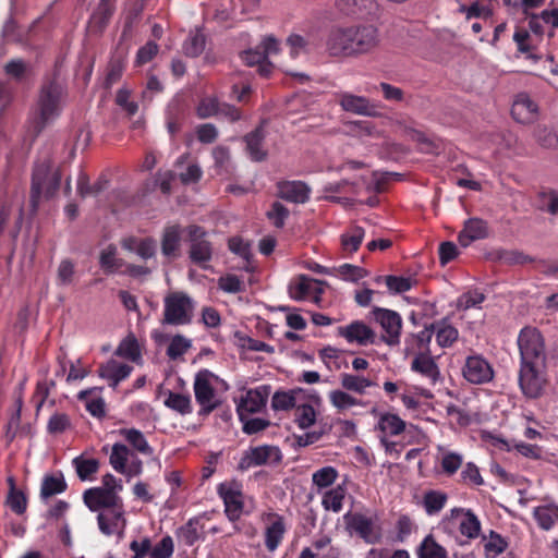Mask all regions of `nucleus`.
Returning <instances> with one entry per match:
<instances>
[{
    "mask_svg": "<svg viewBox=\"0 0 558 558\" xmlns=\"http://www.w3.org/2000/svg\"><path fill=\"white\" fill-rule=\"evenodd\" d=\"M433 328L436 341L441 348H449L458 340L459 331L447 318L435 322Z\"/></svg>",
    "mask_w": 558,
    "mask_h": 558,
    "instance_id": "38",
    "label": "nucleus"
},
{
    "mask_svg": "<svg viewBox=\"0 0 558 558\" xmlns=\"http://www.w3.org/2000/svg\"><path fill=\"white\" fill-rule=\"evenodd\" d=\"M417 558H447V550L432 535L421 542L416 550Z\"/></svg>",
    "mask_w": 558,
    "mask_h": 558,
    "instance_id": "46",
    "label": "nucleus"
},
{
    "mask_svg": "<svg viewBox=\"0 0 558 558\" xmlns=\"http://www.w3.org/2000/svg\"><path fill=\"white\" fill-rule=\"evenodd\" d=\"M311 187L303 181H280L277 183L278 197L294 204H304L310 199Z\"/></svg>",
    "mask_w": 558,
    "mask_h": 558,
    "instance_id": "23",
    "label": "nucleus"
},
{
    "mask_svg": "<svg viewBox=\"0 0 558 558\" xmlns=\"http://www.w3.org/2000/svg\"><path fill=\"white\" fill-rule=\"evenodd\" d=\"M195 302L185 292H171L163 299L162 324L184 326L191 324Z\"/></svg>",
    "mask_w": 558,
    "mask_h": 558,
    "instance_id": "5",
    "label": "nucleus"
},
{
    "mask_svg": "<svg viewBox=\"0 0 558 558\" xmlns=\"http://www.w3.org/2000/svg\"><path fill=\"white\" fill-rule=\"evenodd\" d=\"M274 521L266 527L265 531V546L269 551H275L282 542L286 526L283 518L278 514H270Z\"/></svg>",
    "mask_w": 558,
    "mask_h": 558,
    "instance_id": "37",
    "label": "nucleus"
},
{
    "mask_svg": "<svg viewBox=\"0 0 558 558\" xmlns=\"http://www.w3.org/2000/svg\"><path fill=\"white\" fill-rule=\"evenodd\" d=\"M341 386L347 391H353L359 395L365 393L366 389L372 387L374 383L363 376L343 373L340 376Z\"/></svg>",
    "mask_w": 558,
    "mask_h": 558,
    "instance_id": "49",
    "label": "nucleus"
},
{
    "mask_svg": "<svg viewBox=\"0 0 558 558\" xmlns=\"http://www.w3.org/2000/svg\"><path fill=\"white\" fill-rule=\"evenodd\" d=\"M97 388L85 389L78 392L77 399L85 403L87 412L94 417L101 418L106 415V404L101 397L90 398Z\"/></svg>",
    "mask_w": 558,
    "mask_h": 558,
    "instance_id": "42",
    "label": "nucleus"
},
{
    "mask_svg": "<svg viewBox=\"0 0 558 558\" xmlns=\"http://www.w3.org/2000/svg\"><path fill=\"white\" fill-rule=\"evenodd\" d=\"M338 477L339 472L335 466H323L312 474V489L319 495L323 492L332 488Z\"/></svg>",
    "mask_w": 558,
    "mask_h": 558,
    "instance_id": "33",
    "label": "nucleus"
},
{
    "mask_svg": "<svg viewBox=\"0 0 558 558\" xmlns=\"http://www.w3.org/2000/svg\"><path fill=\"white\" fill-rule=\"evenodd\" d=\"M97 523L99 531L105 536H114L118 542L123 539L128 526L124 505L98 512Z\"/></svg>",
    "mask_w": 558,
    "mask_h": 558,
    "instance_id": "9",
    "label": "nucleus"
},
{
    "mask_svg": "<svg viewBox=\"0 0 558 558\" xmlns=\"http://www.w3.org/2000/svg\"><path fill=\"white\" fill-rule=\"evenodd\" d=\"M484 547L487 557H496L506 550L508 543L500 534L490 531Z\"/></svg>",
    "mask_w": 558,
    "mask_h": 558,
    "instance_id": "60",
    "label": "nucleus"
},
{
    "mask_svg": "<svg viewBox=\"0 0 558 558\" xmlns=\"http://www.w3.org/2000/svg\"><path fill=\"white\" fill-rule=\"evenodd\" d=\"M205 49V36L199 33H192L183 44V50L186 56L197 57Z\"/></svg>",
    "mask_w": 558,
    "mask_h": 558,
    "instance_id": "59",
    "label": "nucleus"
},
{
    "mask_svg": "<svg viewBox=\"0 0 558 558\" xmlns=\"http://www.w3.org/2000/svg\"><path fill=\"white\" fill-rule=\"evenodd\" d=\"M120 435L124 440L137 452L151 456L154 453L153 447L148 444L145 435L136 428H121Z\"/></svg>",
    "mask_w": 558,
    "mask_h": 558,
    "instance_id": "39",
    "label": "nucleus"
},
{
    "mask_svg": "<svg viewBox=\"0 0 558 558\" xmlns=\"http://www.w3.org/2000/svg\"><path fill=\"white\" fill-rule=\"evenodd\" d=\"M485 301V295L477 290H470L461 294L457 299V308L468 311L470 308L480 307Z\"/></svg>",
    "mask_w": 558,
    "mask_h": 558,
    "instance_id": "57",
    "label": "nucleus"
},
{
    "mask_svg": "<svg viewBox=\"0 0 558 558\" xmlns=\"http://www.w3.org/2000/svg\"><path fill=\"white\" fill-rule=\"evenodd\" d=\"M61 173L49 157L35 163L32 174L31 207L35 213L41 197H52L59 190Z\"/></svg>",
    "mask_w": 558,
    "mask_h": 558,
    "instance_id": "3",
    "label": "nucleus"
},
{
    "mask_svg": "<svg viewBox=\"0 0 558 558\" xmlns=\"http://www.w3.org/2000/svg\"><path fill=\"white\" fill-rule=\"evenodd\" d=\"M336 7L343 14L357 17H369L378 11L376 0H336Z\"/></svg>",
    "mask_w": 558,
    "mask_h": 558,
    "instance_id": "25",
    "label": "nucleus"
},
{
    "mask_svg": "<svg viewBox=\"0 0 558 558\" xmlns=\"http://www.w3.org/2000/svg\"><path fill=\"white\" fill-rule=\"evenodd\" d=\"M291 58L295 59L301 54L310 52V43L301 35L291 34L287 38Z\"/></svg>",
    "mask_w": 558,
    "mask_h": 558,
    "instance_id": "63",
    "label": "nucleus"
},
{
    "mask_svg": "<svg viewBox=\"0 0 558 558\" xmlns=\"http://www.w3.org/2000/svg\"><path fill=\"white\" fill-rule=\"evenodd\" d=\"M533 518L543 531H550L558 526V505L548 502L533 508Z\"/></svg>",
    "mask_w": 558,
    "mask_h": 558,
    "instance_id": "30",
    "label": "nucleus"
},
{
    "mask_svg": "<svg viewBox=\"0 0 558 558\" xmlns=\"http://www.w3.org/2000/svg\"><path fill=\"white\" fill-rule=\"evenodd\" d=\"M374 319L383 328V340L389 345H397L400 342L402 318L399 313L381 307H374L372 311Z\"/></svg>",
    "mask_w": 558,
    "mask_h": 558,
    "instance_id": "14",
    "label": "nucleus"
},
{
    "mask_svg": "<svg viewBox=\"0 0 558 558\" xmlns=\"http://www.w3.org/2000/svg\"><path fill=\"white\" fill-rule=\"evenodd\" d=\"M132 371L133 367L129 364L110 360L99 367L98 374L101 378L109 380L110 386L117 387L120 381L130 376Z\"/></svg>",
    "mask_w": 558,
    "mask_h": 558,
    "instance_id": "29",
    "label": "nucleus"
},
{
    "mask_svg": "<svg viewBox=\"0 0 558 558\" xmlns=\"http://www.w3.org/2000/svg\"><path fill=\"white\" fill-rule=\"evenodd\" d=\"M448 496L440 490H428L423 496V507L428 515L439 513L446 506Z\"/></svg>",
    "mask_w": 558,
    "mask_h": 558,
    "instance_id": "45",
    "label": "nucleus"
},
{
    "mask_svg": "<svg viewBox=\"0 0 558 558\" xmlns=\"http://www.w3.org/2000/svg\"><path fill=\"white\" fill-rule=\"evenodd\" d=\"M229 385L226 380L208 369H201L196 373L193 390L197 404L199 405V414L208 415L218 409L225 399Z\"/></svg>",
    "mask_w": 558,
    "mask_h": 558,
    "instance_id": "2",
    "label": "nucleus"
},
{
    "mask_svg": "<svg viewBox=\"0 0 558 558\" xmlns=\"http://www.w3.org/2000/svg\"><path fill=\"white\" fill-rule=\"evenodd\" d=\"M462 375L470 384L483 385L494 379L495 372L492 364L483 355L472 354L465 359Z\"/></svg>",
    "mask_w": 558,
    "mask_h": 558,
    "instance_id": "13",
    "label": "nucleus"
},
{
    "mask_svg": "<svg viewBox=\"0 0 558 558\" xmlns=\"http://www.w3.org/2000/svg\"><path fill=\"white\" fill-rule=\"evenodd\" d=\"M5 504L14 513L19 515L25 513L27 509V498L21 490L9 492Z\"/></svg>",
    "mask_w": 558,
    "mask_h": 558,
    "instance_id": "64",
    "label": "nucleus"
},
{
    "mask_svg": "<svg viewBox=\"0 0 558 558\" xmlns=\"http://www.w3.org/2000/svg\"><path fill=\"white\" fill-rule=\"evenodd\" d=\"M350 27V58H356L374 51L380 41L379 31L374 25H353Z\"/></svg>",
    "mask_w": 558,
    "mask_h": 558,
    "instance_id": "8",
    "label": "nucleus"
},
{
    "mask_svg": "<svg viewBox=\"0 0 558 558\" xmlns=\"http://www.w3.org/2000/svg\"><path fill=\"white\" fill-rule=\"evenodd\" d=\"M460 481L465 485L474 487L484 485V480L481 475L480 469L473 462L463 464L460 473Z\"/></svg>",
    "mask_w": 558,
    "mask_h": 558,
    "instance_id": "56",
    "label": "nucleus"
},
{
    "mask_svg": "<svg viewBox=\"0 0 558 558\" xmlns=\"http://www.w3.org/2000/svg\"><path fill=\"white\" fill-rule=\"evenodd\" d=\"M217 493L223 500L225 512L230 521H236L241 518L244 507V495L242 484L238 481H227L220 483Z\"/></svg>",
    "mask_w": 558,
    "mask_h": 558,
    "instance_id": "10",
    "label": "nucleus"
},
{
    "mask_svg": "<svg viewBox=\"0 0 558 558\" xmlns=\"http://www.w3.org/2000/svg\"><path fill=\"white\" fill-rule=\"evenodd\" d=\"M323 293L320 281L301 275L289 284V294L295 301L318 300Z\"/></svg>",
    "mask_w": 558,
    "mask_h": 558,
    "instance_id": "20",
    "label": "nucleus"
},
{
    "mask_svg": "<svg viewBox=\"0 0 558 558\" xmlns=\"http://www.w3.org/2000/svg\"><path fill=\"white\" fill-rule=\"evenodd\" d=\"M219 110L220 102L218 98L214 96H206L199 100L196 107V114L201 119H207L219 114Z\"/></svg>",
    "mask_w": 558,
    "mask_h": 558,
    "instance_id": "58",
    "label": "nucleus"
},
{
    "mask_svg": "<svg viewBox=\"0 0 558 558\" xmlns=\"http://www.w3.org/2000/svg\"><path fill=\"white\" fill-rule=\"evenodd\" d=\"M445 522L457 526L460 534L468 539H474L481 533V521L471 509L453 508Z\"/></svg>",
    "mask_w": 558,
    "mask_h": 558,
    "instance_id": "16",
    "label": "nucleus"
},
{
    "mask_svg": "<svg viewBox=\"0 0 558 558\" xmlns=\"http://www.w3.org/2000/svg\"><path fill=\"white\" fill-rule=\"evenodd\" d=\"M351 532L355 533L367 544H377L381 538L380 527L375 521L361 513H355L348 522Z\"/></svg>",
    "mask_w": 558,
    "mask_h": 558,
    "instance_id": "19",
    "label": "nucleus"
},
{
    "mask_svg": "<svg viewBox=\"0 0 558 558\" xmlns=\"http://www.w3.org/2000/svg\"><path fill=\"white\" fill-rule=\"evenodd\" d=\"M301 399H308L317 407L322 404V398L316 390L296 387L290 390L276 391L271 398V408L274 411H289L295 408Z\"/></svg>",
    "mask_w": 558,
    "mask_h": 558,
    "instance_id": "12",
    "label": "nucleus"
},
{
    "mask_svg": "<svg viewBox=\"0 0 558 558\" xmlns=\"http://www.w3.org/2000/svg\"><path fill=\"white\" fill-rule=\"evenodd\" d=\"M264 137L265 135L262 128H257L244 137L246 151L253 161H262L267 156L263 147Z\"/></svg>",
    "mask_w": 558,
    "mask_h": 558,
    "instance_id": "40",
    "label": "nucleus"
},
{
    "mask_svg": "<svg viewBox=\"0 0 558 558\" xmlns=\"http://www.w3.org/2000/svg\"><path fill=\"white\" fill-rule=\"evenodd\" d=\"M350 27L332 28L326 38L325 49L330 57L350 58Z\"/></svg>",
    "mask_w": 558,
    "mask_h": 558,
    "instance_id": "22",
    "label": "nucleus"
},
{
    "mask_svg": "<svg viewBox=\"0 0 558 558\" xmlns=\"http://www.w3.org/2000/svg\"><path fill=\"white\" fill-rule=\"evenodd\" d=\"M76 474L81 481H87L99 469V461L97 459H87L83 456H77L72 460Z\"/></svg>",
    "mask_w": 558,
    "mask_h": 558,
    "instance_id": "52",
    "label": "nucleus"
},
{
    "mask_svg": "<svg viewBox=\"0 0 558 558\" xmlns=\"http://www.w3.org/2000/svg\"><path fill=\"white\" fill-rule=\"evenodd\" d=\"M436 450L441 473L446 476L454 475L463 466L464 457L462 453L450 450L444 445H438Z\"/></svg>",
    "mask_w": 558,
    "mask_h": 558,
    "instance_id": "28",
    "label": "nucleus"
},
{
    "mask_svg": "<svg viewBox=\"0 0 558 558\" xmlns=\"http://www.w3.org/2000/svg\"><path fill=\"white\" fill-rule=\"evenodd\" d=\"M86 507L94 512H100L104 509H112L123 506L120 495L113 494L101 487L89 488L83 495Z\"/></svg>",
    "mask_w": 558,
    "mask_h": 558,
    "instance_id": "17",
    "label": "nucleus"
},
{
    "mask_svg": "<svg viewBox=\"0 0 558 558\" xmlns=\"http://www.w3.org/2000/svg\"><path fill=\"white\" fill-rule=\"evenodd\" d=\"M163 403L167 408L182 415L192 413V401L189 395L168 391Z\"/></svg>",
    "mask_w": 558,
    "mask_h": 558,
    "instance_id": "48",
    "label": "nucleus"
},
{
    "mask_svg": "<svg viewBox=\"0 0 558 558\" xmlns=\"http://www.w3.org/2000/svg\"><path fill=\"white\" fill-rule=\"evenodd\" d=\"M192 348V340L183 335H175L170 339L167 348V356L175 361L182 357Z\"/></svg>",
    "mask_w": 558,
    "mask_h": 558,
    "instance_id": "54",
    "label": "nucleus"
},
{
    "mask_svg": "<svg viewBox=\"0 0 558 558\" xmlns=\"http://www.w3.org/2000/svg\"><path fill=\"white\" fill-rule=\"evenodd\" d=\"M511 114L515 121L527 124L536 121L538 117V106L525 93L519 94L511 108Z\"/></svg>",
    "mask_w": 558,
    "mask_h": 558,
    "instance_id": "24",
    "label": "nucleus"
},
{
    "mask_svg": "<svg viewBox=\"0 0 558 558\" xmlns=\"http://www.w3.org/2000/svg\"><path fill=\"white\" fill-rule=\"evenodd\" d=\"M411 369L422 375L432 385H435L440 379L438 365L433 357L425 353H420L413 359Z\"/></svg>",
    "mask_w": 558,
    "mask_h": 558,
    "instance_id": "31",
    "label": "nucleus"
},
{
    "mask_svg": "<svg viewBox=\"0 0 558 558\" xmlns=\"http://www.w3.org/2000/svg\"><path fill=\"white\" fill-rule=\"evenodd\" d=\"M190 154L184 153L177 158L174 168L178 170L177 177L183 185H191L197 183L203 177V170L196 162H187Z\"/></svg>",
    "mask_w": 558,
    "mask_h": 558,
    "instance_id": "26",
    "label": "nucleus"
},
{
    "mask_svg": "<svg viewBox=\"0 0 558 558\" xmlns=\"http://www.w3.org/2000/svg\"><path fill=\"white\" fill-rule=\"evenodd\" d=\"M121 246L145 260L153 258L157 251V243L153 238L128 236L121 241Z\"/></svg>",
    "mask_w": 558,
    "mask_h": 558,
    "instance_id": "27",
    "label": "nucleus"
},
{
    "mask_svg": "<svg viewBox=\"0 0 558 558\" xmlns=\"http://www.w3.org/2000/svg\"><path fill=\"white\" fill-rule=\"evenodd\" d=\"M109 463L116 472L124 475L128 480L141 475L143 472V461L122 442L112 445Z\"/></svg>",
    "mask_w": 558,
    "mask_h": 558,
    "instance_id": "7",
    "label": "nucleus"
},
{
    "mask_svg": "<svg viewBox=\"0 0 558 558\" xmlns=\"http://www.w3.org/2000/svg\"><path fill=\"white\" fill-rule=\"evenodd\" d=\"M66 489V483L61 473L46 475L41 483L40 496L49 498L53 495L62 494Z\"/></svg>",
    "mask_w": 558,
    "mask_h": 558,
    "instance_id": "47",
    "label": "nucleus"
},
{
    "mask_svg": "<svg viewBox=\"0 0 558 558\" xmlns=\"http://www.w3.org/2000/svg\"><path fill=\"white\" fill-rule=\"evenodd\" d=\"M269 385H260L256 388L248 389L241 398L236 401V413L240 420L243 416H250L254 413L260 412L267 403V399L270 395Z\"/></svg>",
    "mask_w": 558,
    "mask_h": 558,
    "instance_id": "15",
    "label": "nucleus"
},
{
    "mask_svg": "<svg viewBox=\"0 0 558 558\" xmlns=\"http://www.w3.org/2000/svg\"><path fill=\"white\" fill-rule=\"evenodd\" d=\"M337 100L345 112L364 117H375L377 114V107L365 96L340 92L337 94Z\"/></svg>",
    "mask_w": 558,
    "mask_h": 558,
    "instance_id": "18",
    "label": "nucleus"
},
{
    "mask_svg": "<svg viewBox=\"0 0 558 558\" xmlns=\"http://www.w3.org/2000/svg\"><path fill=\"white\" fill-rule=\"evenodd\" d=\"M116 355L128 359L132 362L141 360V349L136 338L133 335L125 337L116 350Z\"/></svg>",
    "mask_w": 558,
    "mask_h": 558,
    "instance_id": "51",
    "label": "nucleus"
},
{
    "mask_svg": "<svg viewBox=\"0 0 558 558\" xmlns=\"http://www.w3.org/2000/svg\"><path fill=\"white\" fill-rule=\"evenodd\" d=\"M174 551V544L171 536L167 535L161 538L149 550V558H171Z\"/></svg>",
    "mask_w": 558,
    "mask_h": 558,
    "instance_id": "62",
    "label": "nucleus"
},
{
    "mask_svg": "<svg viewBox=\"0 0 558 558\" xmlns=\"http://www.w3.org/2000/svg\"><path fill=\"white\" fill-rule=\"evenodd\" d=\"M182 238V229L179 225L165 228L161 236V252L167 257L175 256Z\"/></svg>",
    "mask_w": 558,
    "mask_h": 558,
    "instance_id": "36",
    "label": "nucleus"
},
{
    "mask_svg": "<svg viewBox=\"0 0 558 558\" xmlns=\"http://www.w3.org/2000/svg\"><path fill=\"white\" fill-rule=\"evenodd\" d=\"M487 235L486 222L478 218L465 221L463 230L459 234V243L466 247L473 241L484 239Z\"/></svg>",
    "mask_w": 558,
    "mask_h": 558,
    "instance_id": "34",
    "label": "nucleus"
},
{
    "mask_svg": "<svg viewBox=\"0 0 558 558\" xmlns=\"http://www.w3.org/2000/svg\"><path fill=\"white\" fill-rule=\"evenodd\" d=\"M520 353L518 385L521 393L531 400L541 398L547 385V352L542 332L523 327L517 339Z\"/></svg>",
    "mask_w": 558,
    "mask_h": 558,
    "instance_id": "1",
    "label": "nucleus"
},
{
    "mask_svg": "<svg viewBox=\"0 0 558 558\" xmlns=\"http://www.w3.org/2000/svg\"><path fill=\"white\" fill-rule=\"evenodd\" d=\"M282 460V453L277 446L262 445L251 447L244 451L242 458L239 461V470L246 471L254 466L265 464H278Z\"/></svg>",
    "mask_w": 558,
    "mask_h": 558,
    "instance_id": "11",
    "label": "nucleus"
},
{
    "mask_svg": "<svg viewBox=\"0 0 558 558\" xmlns=\"http://www.w3.org/2000/svg\"><path fill=\"white\" fill-rule=\"evenodd\" d=\"M384 280L386 282V286L391 293H403L413 287L415 283V280L411 277H398V276H385V277H378L376 279V282H380Z\"/></svg>",
    "mask_w": 558,
    "mask_h": 558,
    "instance_id": "55",
    "label": "nucleus"
},
{
    "mask_svg": "<svg viewBox=\"0 0 558 558\" xmlns=\"http://www.w3.org/2000/svg\"><path fill=\"white\" fill-rule=\"evenodd\" d=\"M64 98V89L58 82L49 81L43 85L37 101L39 129L60 116Z\"/></svg>",
    "mask_w": 558,
    "mask_h": 558,
    "instance_id": "4",
    "label": "nucleus"
},
{
    "mask_svg": "<svg viewBox=\"0 0 558 558\" xmlns=\"http://www.w3.org/2000/svg\"><path fill=\"white\" fill-rule=\"evenodd\" d=\"M99 264L107 274L117 272L123 266L122 259L117 257V247L114 245H108L101 251Z\"/></svg>",
    "mask_w": 558,
    "mask_h": 558,
    "instance_id": "53",
    "label": "nucleus"
},
{
    "mask_svg": "<svg viewBox=\"0 0 558 558\" xmlns=\"http://www.w3.org/2000/svg\"><path fill=\"white\" fill-rule=\"evenodd\" d=\"M338 336L344 338L349 343L368 345L375 342L376 335L372 328L361 320H354L337 329Z\"/></svg>",
    "mask_w": 558,
    "mask_h": 558,
    "instance_id": "21",
    "label": "nucleus"
},
{
    "mask_svg": "<svg viewBox=\"0 0 558 558\" xmlns=\"http://www.w3.org/2000/svg\"><path fill=\"white\" fill-rule=\"evenodd\" d=\"M312 403H302L295 407V418L294 422L301 429H308L312 427L317 420L318 408L313 401Z\"/></svg>",
    "mask_w": 558,
    "mask_h": 558,
    "instance_id": "44",
    "label": "nucleus"
},
{
    "mask_svg": "<svg viewBox=\"0 0 558 558\" xmlns=\"http://www.w3.org/2000/svg\"><path fill=\"white\" fill-rule=\"evenodd\" d=\"M380 437H392L402 434L405 429V422L397 414L390 412L380 413L376 424Z\"/></svg>",
    "mask_w": 558,
    "mask_h": 558,
    "instance_id": "32",
    "label": "nucleus"
},
{
    "mask_svg": "<svg viewBox=\"0 0 558 558\" xmlns=\"http://www.w3.org/2000/svg\"><path fill=\"white\" fill-rule=\"evenodd\" d=\"M322 496V507L325 511L339 513L343 509L344 499L347 496V487L344 484H339L328 490L319 494Z\"/></svg>",
    "mask_w": 558,
    "mask_h": 558,
    "instance_id": "35",
    "label": "nucleus"
},
{
    "mask_svg": "<svg viewBox=\"0 0 558 558\" xmlns=\"http://www.w3.org/2000/svg\"><path fill=\"white\" fill-rule=\"evenodd\" d=\"M218 288L226 293H239L244 291V282L236 275L228 274L218 279Z\"/></svg>",
    "mask_w": 558,
    "mask_h": 558,
    "instance_id": "61",
    "label": "nucleus"
},
{
    "mask_svg": "<svg viewBox=\"0 0 558 558\" xmlns=\"http://www.w3.org/2000/svg\"><path fill=\"white\" fill-rule=\"evenodd\" d=\"M189 257L191 262L202 269H210V262L214 256L213 243L207 239L206 231L199 226H189Z\"/></svg>",
    "mask_w": 558,
    "mask_h": 558,
    "instance_id": "6",
    "label": "nucleus"
},
{
    "mask_svg": "<svg viewBox=\"0 0 558 558\" xmlns=\"http://www.w3.org/2000/svg\"><path fill=\"white\" fill-rule=\"evenodd\" d=\"M241 60L248 66L257 65V70L262 76H268L271 72V64L267 62L265 53L262 49H248L241 53Z\"/></svg>",
    "mask_w": 558,
    "mask_h": 558,
    "instance_id": "43",
    "label": "nucleus"
},
{
    "mask_svg": "<svg viewBox=\"0 0 558 558\" xmlns=\"http://www.w3.org/2000/svg\"><path fill=\"white\" fill-rule=\"evenodd\" d=\"M328 398L331 405L339 411H344L353 407L364 405L362 400L356 399L349 392L340 389L330 391Z\"/></svg>",
    "mask_w": 558,
    "mask_h": 558,
    "instance_id": "50",
    "label": "nucleus"
},
{
    "mask_svg": "<svg viewBox=\"0 0 558 558\" xmlns=\"http://www.w3.org/2000/svg\"><path fill=\"white\" fill-rule=\"evenodd\" d=\"M365 230L360 226H353L341 234L340 244L343 254L347 256L355 253L363 242Z\"/></svg>",
    "mask_w": 558,
    "mask_h": 558,
    "instance_id": "41",
    "label": "nucleus"
}]
</instances>
